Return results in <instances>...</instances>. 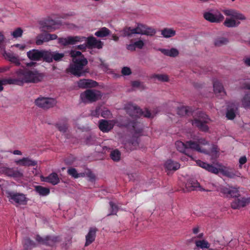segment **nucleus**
Wrapping results in <instances>:
<instances>
[{"mask_svg": "<svg viewBox=\"0 0 250 250\" xmlns=\"http://www.w3.org/2000/svg\"><path fill=\"white\" fill-rule=\"evenodd\" d=\"M220 172L225 176L229 178L242 177L241 173L237 170L226 167L220 168Z\"/></svg>", "mask_w": 250, "mask_h": 250, "instance_id": "12", "label": "nucleus"}, {"mask_svg": "<svg viewBox=\"0 0 250 250\" xmlns=\"http://www.w3.org/2000/svg\"><path fill=\"white\" fill-rule=\"evenodd\" d=\"M221 196L227 198L238 197L240 195L238 189L228 185L221 186L218 189Z\"/></svg>", "mask_w": 250, "mask_h": 250, "instance_id": "8", "label": "nucleus"}, {"mask_svg": "<svg viewBox=\"0 0 250 250\" xmlns=\"http://www.w3.org/2000/svg\"><path fill=\"white\" fill-rule=\"evenodd\" d=\"M46 62H51L53 61L56 62H60L62 60V59L64 57V54L62 53H59L58 52H51L47 51Z\"/></svg>", "mask_w": 250, "mask_h": 250, "instance_id": "18", "label": "nucleus"}, {"mask_svg": "<svg viewBox=\"0 0 250 250\" xmlns=\"http://www.w3.org/2000/svg\"><path fill=\"white\" fill-rule=\"evenodd\" d=\"M151 78L157 79L161 82H168L169 78L167 75L165 74H154L151 77Z\"/></svg>", "mask_w": 250, "mask_h": 250, "instance_id": "47", "label": "nucleus"}, {"mask_svg": "<svg viewBox=\"0 0 250 250\" xmlns=\"http://www.w3.org/2000/svg\"><path fill=\"white\" fill-rule=\"evenodd\" d=\"M137 29L138 34L153 36L156 33V31L154 28L142 23L137 24Z\"/></svg>", "mask_w": 250, "mask_h": 250, "instance_id": "13", "label": "nucleus"}, {"mask_svg": "<svg viewBox=\"0 0 250 250\" xmlns=\"http://www.w3.org/2000/svg\"><path fill=\"white\" fill-rule=\"evenodd\" d=\"M87 44L90 48H97L101 49L103 47V43L96 38L92 36L87 38Z\"/></svg>", "mask_w": 250, "mask_h": 250, "instance_id": "24", "label": "nucleus"}, {"mask_svg": "<svg viewBox=\"0 0 250 250\" xmlns=\"http://www.w3.org/2000/svg\"><path fill=\"white\" fill-rule=\"evenodd\" d=\"M165 168L168 170L175 171L180 168V164L171 160H168L165 163Z\"/></svg>", "mask_w": 250, "mask_h": 250, "instance_id": "32", "label": "nucleus"}, {"mask_svg": "<svg viewBox=\"0 0 250 250\" xmlns=\"http://www.w3.org/2000/svg\"><path fill=\"white\" fill-rule=\"evenodd\" d=\"M3 85H5L3 79L0 80V92L3 90Z\"/></svg>", "mask_w": 250, "mask_h": 250, "instance_id": "64", "label": "nucleus"}, {"mask_svg": "<svg viewBox=\"0 0 250 250\" xmlns=\"http://www.w3.org/2000/svg\"><path fill=\"white\" fill-rule=\"evenodd\" d=\"M122 73L123 75L128 76L131 74V71L129 67L125 66L122 68Z\"/></svg>", "mask_w": 250, "mask_h": 250, "instance_id": "55", "label": "nucleus"}, {"mask_svg": "<svg viewBox=\"0 0 250 250\" xmlns=\"http://www.w3.org/2000/svg\"><path fill=\"white\" fill-rule=\"evenodd\" d=\"M161 35L166 38L174 37L176 35V31L172 28H165L161 30Z\"/></svg>", "mask_w": 250, "mask_h": 250, "instance_id": "35", "label": "nucleus"}, {"mask_svg": "<svg viewBox=\"0 0 250 250\" xmlns=\"http://www.w3.org/2000/svg\"><path fill=\"white\" fill-rule=\"evenodd\" d=\"M109 205L110 207V213L108 215L116 214L118 211V206L111 201L109 202Z\"/></svg>", "mask_w": 250, "mask_h": 250, "instance_id": "48", "label": "nucleus"}, {"mask_svg": "<svg viewBox=\"0 0 250 250\" xmlns=\"http://www.w3.org/2000/svg\"><path fill=\"white\" fill-rule=\"evenodd\" d=\"M56 34L47 33L41 34L37 36L36 43L38 45H42L44 42H47L51 40H54L57 38Z\"/></svg>", "mask_w": 250, "mask_h": 250, "instance_id": "14", "label": "nucleus"}, {"mask_svg": "<svg viewBox=\"0 0 250 250\" xmlns=\"http://www.w3.org/2000/svg\"><path fill=\"white\" fill-rule=\"evenodd\" d=\"M2 171L5 175L11 177L19 178L22 176V173L17 169L8 167H3Z\"/></svg>", "mask_w": 250, "mask_h": 250, "instance_id": "23", "label": "nucleus"}, {"mask_svg": "<svg viewBox=\"0 0 250 250\" xmlns=\"http://www.w3.org/2000/svg\"><path fill=\"white\" fill-rule=\"evenodd\" d=\"M28 58L33 61L43 60L46 62L47 51L33 49L27 52Z\"/></svg>", "mask_w": 250, "mask_h": 250, "instance_id": "10", "label": "nucleus"}, {"mask_svg": "<svg viewBox=\"0 0 250 250\" xmlns=\"http://www.w3.org/2000/svg\"><path fill=\"white\" fill-rule=\"evenodd\" d=\"M110 33V31L106 27H102L96 31L95 35L98 37L104 38L107 37Z\"/></svg>", "mask_w": 250, "mask_h": 250, "instance_id": "38", "label": "nucleus"}, {"mask_svg": "<svg viewBox=\"0 0 250 250\" xmlns=\"http://www.w3.org/2000/svg\"><path fill=\"white\" fill-rule=\"evenodd\" d=\"M44 25L43 26L44 30L49 31H52L55 29L54 26L56 25V21L53 20H47L44 23Z\"/></svg>", "mask_w": 250, "mask_h": 250, "instance_id": "41", "label": "nucleus"}, {"mask_svg": "<svg viewBox=\"0 0 250 250\" xmlns=\"http://www.w3.org/2000/svg\"><path fill=\"white\" fill-rule=\"evenodd\" d=\"M3 56L5 59L7 60L11 63H14L16 66H19L21 64L19 57L15 55L13 52H7L4 51Z\"/></svg>", "mask_w": 250, "mask_h": 250, "instance_id": "22", "label": "nucleus"}, {"mask_svg": "<svg viewBox=\"0 0 250 250\" xmlns=\"http://www.w3.org/2000/svg\"><path fill=\"white\" fill-rule=\"evenodd\" d=\"M97 231V229L96 228H90L89 229V232L85 236V246H88L95 240Z\"/></svg>", "mask_w": 250, "mask_h": 250, "instance_id": "25", "label": "nucleus"}, {"mask_svg": "<svg viewBox=\"0 0 250 250\" xmlns=\"http://www.w3.org/2000/svg\"><path fill=\"white\" fill-rule=\"evenodd\" d=\"M186 188L188 191L199 190H204L201 188L200 184L194 179H190L188 180L186 184Z\"/></svg>", "mask_w": 250, "mask_h": 250, "instance_id": "19", "label": "nucleus"}, {"mask_svg": "<svg viewBox=\"0 0 250 250\" xmlns=\"http://www.w3.org/2000/svg\"><path fill=\"white\" fill-rule=\"evenodd\" d=\"M59 43L64 46L69 44L73 45L76 42H81L82 38L78 37H68L67 38H59L58 39Z\"/></svg>", "mask_w": 250, "mask_h": 250, "instance_id": "17", "label": "nucleus"}, {"mask_svg": "<svg viewBox=\"0 0 250 250\" xmlns=\"http://www.w3.org/2000/svg\"><path fill=\"white\" fill-rule=\"evenodd\" d=\"M134 45H135L136 48H138L141 49L143 48L145 45V43L142 40H139L134 42Z\"/></svg>", "mask_w": 250, "mask_h": 250, "instance_id": "53", "label": "nucleus"}, {"mask_svg": "<svg viewBox=\"0 0 250 250\" xmlns=\"http://www.w3.org/2000/svg\"><path fill=\"white\" fill-rule=\"evenodd\" d=\"M96 83L95 81L91 80L82 79L78 82V85L79 87L84 88L95 86Z\"/></svg>", "mask_w": 250, "mask_h": 250, "instance_id": "29", "label": "nucleus"}, {"mask_svg": "<svg viewBox=\"0 0 250 250\" xmlns=\"http://www.w3.org/2000/svg\"><path fill=\"white\" fill-rule=\"evenodd\" d=\"M125 109L126 113L133 119L132 121L128 123L127 126L129 127H131L135 133L137 134L141 133L143 129L140 123L136 121V119L141 116L146 118L153 117L150 111L147 109H146L145 111H143L140 107L132 104H126Z\"/></svg>", "mask_w": 250, "mask_h": 250, "instance_id": "3", "label": "nucleus"}, {"mask_svg": "<svg viewBox=\"0 0 250 250\" xmlns=\"http://www.w3.org/2000/svg\"><path fill=\"white\" fill-rule=\"evenodd\" d=\"M207 167V168L206 170L209 172L212 173L217 174L219 172H220V168H217V167H215L212 165L208 164V165Z\"/></svg>", "mask_w": 250, "mask_h": 250, "instance_id": "49", "label": "nucleus"}, {"mask_svg": "<svg viewBox=\"0 0 250 250\" xmlns=\"http://www.w3.org/2000/svg\"><path fill=\"white\" fill-rule=\"evenodd\" d=\"M120 33L121 37L127 38L132 37L133 34H138L137 26L135 28L125 26L120 31Z\"/></svg>", "mask_w": 250, "mask_h": 250, "instance_id": "20", "label": "nucleus"}, {"mask_svg": "<svg viewBox=\"0 0 250 250\" xmlns=\"http://www.w3.org/2000/svg\"><path fill=\"white\" fill-rule=\"evenodd\" d=\"M102 97V94L100 91L93 89H87L81 94V98L84 102L86 101L90 102H96L100 99Z\"/></svg>", "mask_w": 250, "mask_h": 250, "instance_id": "6", "label": "nucleus"}, {"mask_svg": "<svg viewBox=\"0 0 250 250\" xmlns=\"http://www.w3.org/2000/svg\"><path fill=\"white\" fill-rule=\"evenodd\" d=\"M10 69V67L9 66H3L0 68V73L1 72H4L5 71H7L9 70Z\"/></svg>", "mask_w": 250, "mask_h": 250, "instance_id": "63", "label": "nucleus"}, {"mask_svg": "<svg viewBox=\"0 0 250 250\" xmlns=\"http://www.w3.org/2000/svg\"><path fill=\"white\" fill-rule=\"evenodd\" d=\"M196 164L198 166L205 169L206 170L207 168V167L208 165V164L200 160L196 161Z\"/></svg>", "mask_w": 250, "mask_h": 250, "instance_id": "58", "label": "nucleus"}, {"mask_svg": "<svg viewBox=\"0 0 250 250\" xmlns=\"http://www.w3.org/2000/svg\"><path fill=\"white\" fill-rule=\"evenodd\" d=\"M70 55L72 63L66 69V73L77 77L85 76L89 72L88 68H84L88 63L87 59L79 51L72 50Z\"/></svg>", "mask_w": 250, "mask_h": 250, "instance_id": "1", "label": "nucleus"}, {"mask_svg": "<svg viewBox=\"0 0 250 250\" xmlns=\"http://www.w3.org/2000/svg\"><path fill=\"white\" fill-rule=\"evenodd\" d=\"M7 197L11 203L13 202L21 205H24L26 203V197L24 194L8 191L7 192Z\"/></svg>", "mask_w": 250, "mask_h": 250, "instance_id": "11", "label": "nucleus"}, {"mask_svg": "<svg viewBox=\"0 0 250 250\" xmlns=\"http://www.w3.org/2000/svg\"><path fill=\"white\" fill-rule=\"evenodd\" d=\"M101 116L104 118H108L111 116V113L109 110H104L101 112Z\"/></svg>", "mask_w": 250, "mask_h": 250, "instance_id": "54", "label": "nucleus"}, {"mask_svg": "<svg viewBox=\"0 0 250 250\" xmlns=\"http://www.w3.org/2000/svg\"><path fill=\"white\" fill-rule=\"evenodd\" d=\"M17 78L2 79L5 85L16 84L22 85L24 83H38L42 77L37 71H32L26 68L20 69L16 72Z\"/></svg>", "mask_w": 250, "mask_h": 250, "instance_id": "2", "label": "nucleus"}, {"mask_svg": "<svg viewBox=\"0 0 250 250\" xmlns=\"http://www.w3.org/2000/svg\"><path fill=\"white\" fill-rule=\"evenodd\" d=\"M44 181L56 185L60 182V179L56 173L53 172L44 178Z\"/></svg>", "mask_w": 250, "mask_h": 250, "instance_id": "31", "label": "nucleus"}, {"mask_svg": "<svg viewBox=\"0 0 250 250\" xmlns=\"http://www.w3.org/2000/svg\"><path fill=\"white\" fill-rule=\"evenodd\" d=\"M241 87L243 89H250V81L249 80H244L241 84Z\"/></svg>", "mask_w": 250, "mask_h": 250, "instance_id": "56", "label": "nucleus"}, {"mask_svg": "<svg viewBox=\"0 0 250 250\" xmlns=\"http://www.w3.org/2000/svg\"><path fill=\"white\" fill-rule=\"evenodd\" d=\"M242 104L245 108L250 107V93L245 94L242 100Z\"/></svg>", "mask_w": 250, "mask_h": 250, "instance_id": "46", "label": "nucleus"}, {"mask_svg": "<svg viewBox=\"0 0 250 250\" xmlns=\"http://www.w3.org/2000/svg\"><path fill=\"white\" fill-rule=\"evenodd\" d=\"M195 245L197 248H201L202 249H208L210 247V244L206 240H196Z\"/></svg>", "mask_w": 250, "mask_h": 250, "instance_id": "44", "label": "nucleus"}, {"mask_svg": "<svg viewBox=\"0 0 250 250\" xmlns=\"http://www.w3.org/2000/svg\"><path fill=\"white\" fill-rule=\"evenodd\" d=\"M187 146L188 153L189 149L205 153V149H202L200 146H199V144H197L196 141H192L191 140L187 141Z\"/></svg>", "mask_w": 250, "mask_h": 250, "instance_id": "27", "label": "nucleus"}, {"mask_svg": "<svg viewBox=\"0 0 250 250\" xmlns=\"http://www.w3.org/2000/svg\"><path fill=\"white\" fill-rule=\"evenodd\" d=\"M244 62L245 64L248 66H250V58L246 57L244 59Z\"/></svg>", "mask_w": 250, "mask_h": 250, "instance_id": "62", "label": "nucleus"}, {"mask_svg": "<svg viewBox=\"0 0 250 250\" xmlns=\"http://www.w3.org/2000/svg\"><path fill=\"white\" fill-rule=\"evenodd\" d=\"M131 85L133 87H140L141 86V83L139 81H134L132 82Z\"/></svg>", "mask_w": 250, "mask_h": 250, "instance_id": "61", "label": "nucleus"}, {"mask_svg": "<svg viewBox=\"0 0 250 250\" xmlns=\"http://www.w3.org/2000/svg\"><path fill=\"white\" fill-rule=\"evenodd\" d=\"M204 18L211 22H220L224 20V16L220 13L218 12L213 14L210 12H206L204 14Z\"/></svg>", "mask_w": 250, "mask_h": 250, "instance_id": "15", "label": "nucleus"}, {"mask_svg": "<svg viewBox=\"0 0 250 250\" xmlns=\"http://www.w3.org/2000/svg\"><path fill=\"white\" fill-rule=\"evenodd\" d=\"M22 30L21 28H18L14 31H13L12 33V35L14 38H18L21 36L22 34Z\"/></svg>", "mask_w": 250, "mask_h": 250, "instance_id": "51", "label": "nucleus"}, {"mask_svg": "<svg viewBox=\"0 0 250 250\" xmlns=\"http://www.w3.org/2000/svg\"><path fill=\"white\" fill-rule=\"evenodd\" d=\"M223 12L226 16L231 17L226 18L224 22V24L227 27H235L239 25L240 22L236 21L234 19L242 21L246 20V17L243 14L233 9L225 10Z\"/></svg>", "mask_w": 250, "mask_h": 250, "instance_id": "4", "label": "nucleus"}, {"mask_svg": "<svg viewBox=\"0 0 250 250\" xmlns=\"http://www.w3.org/2000/svg\"><path fill=\"white\" fill-rule=\"evenodd\" d=\"M67 173L74 178H78L81 177H83L84 174L83 173H78L77 170L73 167L69 168L67 170Z\"/></svg>", "mask_w": 250, "mask_h": 250, "instance_id": "42", "label": "nucleus"}, {"mask_svg": "<svg viewBox=\"0 0 250 250\" xmlns=\"http://www.w3.org/2000/svg\"><path fill=\"white\" fill-rule=\"evenodd\" d=\"M57 104L54 98L40 96L35 101L36 105L44 110H47L53 107Z\"/></svg>", "mask_w": 250, "mask_h": 250, "instance_id": "5", "label": "nucleus"}, {"mask_svg": "<svg viewBox=\"0 0 250 250\" xmlns=\"http://www.w3.org/2000/svg\"><path fill=\"white\" fill-rule=\"evenodd\" d=\"M247 161V157L245 156L241 157L239 159V167L240 168H242V165L245 164Z\"/></svg>", "mask_w": 250, "mask_h": 250, "instance_id": "59", "label": "nucleus"}, {"mask_svg": "<svg viewBox=\"0 0 250 250\" xmlns=\"http://www.w3.org/2000/svg\"><path fill=\"white\" fill-rule=\"evenodd\" d=\"M208 116L204 113L200 112L198 118H195L192 122L193 125L198 127L202 131L206 132L208 130V127L206 125L208 123Z\"/></svg>", "mask_w": 250, "mask_h": 250, "instance_id": "9", "label": "nucleus"}, {"mask_svg": "<svg viewBox=\"0 0 250 250\" xmlns=\"http://www.w3.org/2000/svg\"><path fill=\"white\" fill-rule=\"evenodd\" d=\"M55 126L61 132L65 133L68 128L67 119L64 118L55 124Z\"/></svg>", "mask_w": 250, "mask_h": 250, "instance_id": "30", "label": "nucleus"}, {"mask_svg": "<svg viewBox=\"0 0 250 250\" xmlns=\"http://www.w3.org/2000/svg\"><path fill=\"white\" fill-rule=\"evenodd\" d=\"M139 143V139L138 137H133L128 142L127 144H126V147H127L128 145L131 146L130 150H132L136 148L138 146Z\"/></svg>", "mask_w": 250, "mask_h": 250, "instance_id": "43", "label": "nucleus"}, {"mask_svg": "<svg viewBox=\"0 0 250 250\" xmlns=\"http://www.w3.org/2000/svg\"><path fill=\"white\" fill-rule=\"evenodd\" d=\"M159 50L164 55L170 57H175L179 54L178 50L174 48H172L170 50L161 48L159 49Z\"/></svg>", "mask_w": 250, "mask_h": 250, "instance_id": "34", "label": "nucleus"}, {"mask_svg": "<svg viewBox=\"0 0 250 250\" xmlns=\"http://www.w3.org/2000/svg\"><path fill=\"white\" fill-rule=\"evenodd\" d=\"M213 84L214 92L216 95H218V94H219L221 96H223L226 94L222 83L218 80H215L213 81Z\"/></svg>", "mask_w": 250, "mask_h": 250, "instance_id": "28", "label": "nucleus"}, {"mask_svg": "<svg viewBox=\"0 0 250 250\" xmlns=\"http://www.w3.org/2000/svg\"><path fill=\"white\" fill-rule=\"evenodd\" d=\"M229 41L227 38L224 37L217 38L214 40V45L216 46H221L227 44Z\"/></svg>", "mask_w": 250, "mask_h": 250, "instance_id": "45", "label": "nucleus"}, {"mask_svg": "<svg viewBox=\"0 0 250 250\" xmlns=\"http://www.w3.org/2000/svg\"><path fill=\"white\" fill-rule=\"evenodd\" d=\"M35 190L40 195L43 196H46L50 193V189L49 188L41 186H36L35 188Z\"/></svg>", "mask_w": 250, "mask_h": 250, "instance_id": "36", "label": "nucleus"}, {"mask_svg": "<svg viewBox=\"0 0 250 250\" xmlns=\"http://www.w3.org/2000/svg\"><path fill=\"white\" fill-rule=\"evenodd\" d=\"M250 203V198H237L231 203V207L233 209H238L244 207Z\"/></svg>", "mask_w": 250, "mask_h": 250, "instance_id": "16", "label": "nucleus"}, {"mask_svg": "<svg viewBox=\"0 0 250 250\" xmlns=\"http://www.w3.org/2000/svg\"><path fill=\"white\" fill-rule=\"evenodd\" d=\"M192 112V108L189 106H182L177 109V113L181 116L189 115Z\"/></svg>", "mask_w": 250, "mask_h": 250, "instance_id": "40", "label": "nucleus"}, {"mask_svg": "<svg viewBox=\"0 0 250 250\" xmlns=\"http://www.w3.org/2000/svg\"><path fill=\"white\" fill-rule=\"evenodd\" d=\"M22 243L25 250H30L36 246L35 243L29 238H24Z\"/></svg>", "mask_w": 250, "mask_h": 250, "instance_id": "39", "label": "nucleus"}, {"mask_svg": "<svg viewBox=\"0 0 250 250\" xmlns=\"http://www.w3.org/2000/svg\"><path fill=\"white\" fill-rule=\"evenodd\" d=\"M110 157L114 162H119L121 160V153L118 149H112L110 153Z\"/></svg>", "mask_w": 250, "mask_h": 250, "instance_id": "37", "label": "nucleus"}, {"mask_svg": "<svg viewBox=\"0 0 250 250\" xmlns=\"http://www.w3.org/2000/svg\"><path fill=\"white\" fill-rule=\"evenodd\" d=\"M126 48L130 51H134L136 50V47L134 45V43L127 44L126 46Z\"/></svg>", "mask_w": 250, "mask_h": 250, "instance_id": "60", "label": "nucleus"}, {"mask_svg": "<svg viewBox=\"0 0 250 250\" xmlns=\"http://www.w3.org/2000/svg\"><path fill=\"white\" fill-rule=\"evenodd\" d=\"M17 165L25 167L35 166L37 164L36 161L32 160L28 157H24L16 161Z\"/></svg>", "mask_w": 250, "mask_h": 250, "instance_id": "26", "label": "nucleus"}, {"mask_svg": "<svg viewBox=\"0 0 250 250\" xmlns=\"http://www.w3.org/2000/svg\"><path fill=\"white\" fill-rule=\"evenodd\" d=\"M196 142L197 144H199V146H200V145L205 146L208 144V141L203 138H198Z\"/></svg>", "mask_w": 250, "mask_h": 250, "instance_id": "57", "label": "nucleus"}, {"mask_svg": "<svg viewBox=\"0 0 250 250\" xmlns=\"http://www.w3.org/2000/svg\"><path fill=\"white\" fill-rule=\"evenodd\" d=\"M175 146L179 151L190 156L189 154L187 152V142L184 143L181 141H177L175 143Z\"/></svg>", "mask_w": 250, "mask_h": 250, "instance_id": "33", "label": "nucleus"}, {"mask_svg": "<svg viewBox=\"0 0 250 250\" xmlns=\"http://www.w3.org/2000/svg\"><path fill=\"white\" fill-rule=\"evenodd\" d=\"M111 121L101 120L99 121V128L103 132H108L113 128Z\"/></svg>", "mask_w": 250, "mask_h": 250, "instance_id": "21", "label": "nucleus"}, {"mask_svg": "<svg viewBox=\"0 0 250 250\" xmlns=\"http://www.w3.org/2000/svg\"><path fill=\"white\" fill-rule=\"evenodd\" d=\"M36 240L40 244L47 246H53L57 243L61 241L60 236L55 235H46L42 237L40 235H37Z\"/></svg>", "mask_w": 250, "mask_h": 250, "instance_id": "7", "label": "nucleus"}, {"mask_svg": "<svg viewBox=\"0 0 250 250\" xmlns=\"http://www.w3.org/2000/svg\"><path fill=\"white\" fill-rule=\"evenodd\" d=\"M236 115L233 109L228 110L226 113V117L229 120H233L235 117Z\"/></svg>", "mask_w": 250, "mask_h": 250, "instance_id": "50", "label": "nucleus"}, {"mask_svg": "<svg viewBox=\"0 0 250 250\" xmlns=\"http://www.w3.org/2000/svg\"><path fill=\"white\" fill-rule=\"evenodd\" d=\"M101 112V109L100 106H97L95 110H92L91 112V115L92 116L99 117Z\"/></svg>", "mask_w": 250, "mask_h": 250, "instance_id": "52", "label": "nucleus"}]
</instances>
